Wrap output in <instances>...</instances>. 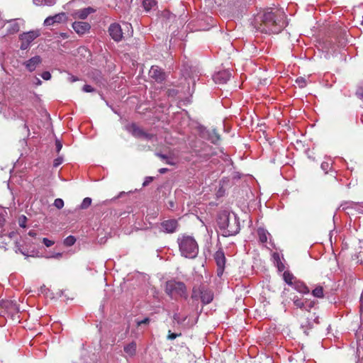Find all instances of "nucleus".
Masks as SVG:
<instances>
[{"label": "nucleus", "instance_id": "c03bdc74", "mask_svg": "<svg viewBox=\"0 0 363 363\" xmlns=\"http://www.w3.org/2000/svg\"><path fill=\"white\" fill-rule=\"evenodd\" d=\"M167 171H168V169H167V168H161V169H159V172H160V174H164V173H166Z\"/></svg>", "mask_w": 363, "mask_h": 363}, {"label": "nucleus", "instance_id": "dca6fc26", "mask_svg": "<svg viewBox=\"0 0 363 363\" xmlns=\"http://www.w3.org/2000/svg\"><path fill=\"white\" fill-rule=\"evenodd\" d=\"M20 26L16 20H11L8 22L6 30L9 34H14L19 31Z\"/></svg>", "mask_w": 363, "mask_h": 363}, {"label": "nucleus", "instance_id": "4d7b16f0", "mask_svg": "<svg viewBox=\"0 0 363 363\" xmlns=\"http://www.w3.org/2000/svg\"><path fill=\"white\" fill-rule=\"evenodd\" d=\"M126 27L128 28L129 26H130V24H125Z\"/></svg>", "mask_w": 363, "mask_h": 363}, {"label": "nucleus", "instance_id": "4be33fe9", "mask_svg": "<svg viewBox=\"0 0 363 363\" xmlns=\"http://www.w3.org/2000/svg\"><path fill=\"white\" fill-rule=\"evenodd\" d=\"M257 234L259 240L262 243H264L267 241V231L263 228H259L257 230Z\"/></svg>", "mask_w": 363, "mask_h": 363}, {"label": "nucleus", "instance_id": "393cba45", "mask_svg": "<svg viewBox=\"0 0 363 363\" xmlns=\"http://www.w3.org/2000/svg\"><path fill=\"white\" fill-rule=\"evenodd\" d=\"M75 238L72 235H69L65 239L64 244L67 247H70L73 245L75 243Z\"/></svg>", "mask_w": 363, "mask_h": 363}, {"label": "nucleus", "instance_id": "ddd939ff", "mask_svg": "<svg viewBox=\"0 0 363 363\" xmlns=\"http://www.w3.org/2000/svg\"><path fill=\"white\" fill-rule=\"evenodd\" d=\"M72 28L79 35H84L88 32L91 26L86 22L75 21L72 23Z\"/></svg>", "mask_w": 363, "mask_h": 363}, {"label": "nucleus", "instance_id": "f257e3e1", "mask_svg": "<svg viewBox=\"0 0 363 363\" xmlns=\"http://www.w3.org/2000/svg\"><path fill=\"white\" fill-rule=\"evenodd\" d=\"M252 25L261 33L277 34L286 25V16L281 9L269 8L255 16Z\"/></svg>", "mask_w": 363, "mask_h": 363}, {"label": "nucleus", "instance_id": "412c9836", "mask_svg": "<svg viewBox=\"0 0 363 363\" xmlns=\"http://www.w3.org/2000/svg\"><path fill=\"white\" fill-rule=\"evenodd\" d=\"M296 291L302 294H308L310 290L308 287L302 281H296Z\"/></svg>", "mask_w": 363, "mask_h": 363}, {"label": "nucleus", "instance_id": "49530a36", "mask_svg": "<svg viewBox=\"0 0 363 363\" xmlns=\"http://www.w3.org/2000/svg\"><path fill=\"white\" fill-rule=\"evenodd\" d=\"M70 79L72 82H76L77 80V79L74 76H72Z\"/></svg>", "mask_w": 363, "mask_h": 363}, {"label": "nucleus", "instance_id": "09e8293b", "mask_svg": "<svg viewBox=\"0 0 363 363\" xmlns=\"http://www.w3.org/2000/svg\"><path fill=\"white\" fill-rule=\"evenodd\" d=\"M36 80H37L36 84H38V85L41 84V81L39 79L37 78Z\"/></svg>", "mask_w": 363, "mask_h": 363}, {"label": "nucleus", "instance_id": "6ab92c4d", "mask_svg": "<svg viewBox=\"0 0 363 363\" xmlns=\"http://www.w3.org/2000/svg\"><path fill=\"white\" fill-rule=\"evenodd\" d=\"M312 295L315 298H323L324 297L323 287L320 285H316L312 290Z\"/></svg>", "mask_w": 363, "mask_h": 363}, {"label": "nucleus", "instance_id": "5701e85b", "mask_svg": "<svg viewBox=\"0 0 363 363\" xmlns=\"http://www.w3.org/2000/svg\"><path fill=\"white\" fill-rule=\"evenodd\" d=\"M283 278L285 282L289 285H293L292 280L294 279V276L292 274L289 273V272H284L283 274Z\"/></svg>", "mask_w": 363, "mask_h": 363}, {"label": "nucleus", "instance_id": "7ed1b4c3", "mask_svg": "<svg viewBox=\"0 0 363 363\" xmlns=\"http://www.w3.org/2000/svg\"><path fill=\"white\" fill-rule=\"evenodd\" d=\"M179 250L182 256L194 258L199 252V246L195 239L189 235H183L178 238Z\"/></svg>", "mask_w": 363, "mask_h": 363}, {"label": "nucleus", "instance_id": "9b49d317", "mask_svg": "<svg viewBox=\"0 0 363 363\" xmlns=\"http://www.w3.org/2000/svg\"><path fill=\"white\" fill-rule=\"evenodd\" d=\"M179 227L178 221L175 219L164 220L161 223V228L164 233H174Z\"/></svg>", "mask_w": 363, "mask_h": 363}, {"label": "nucleus", "instance_id": "de8ad7c7", "mask_svg": "<svg viewBox=\"0 0 363 363\" xmlns=\"http://www.w3.org/2000/svg\"><path fill=\"white\" fill-rule=\"evenodd\" d=\"M359 301H363V289L360 296Z\"/></svg>", "mask_w": 363, "mask_h": 363}, {"label": "nucleus", "instance_id": "473e14b6", "mask_svg": "<svg viewBox=\"0 0 363 363\" xmlns=\"http://www.w3.org/2000/svg\"><path fill=\"white\" fill-rule=\"evenodd\" d=\"M27 218L25 216H21L18 219V224L21 227L25 228Z\"/></svg>", "mask_w": 363, "mask_h": 363}, {"label": "nucleus", "instance_id": "c9c22d12", "mask_svg": "<svg viewBox=\"0 0 363 363\" xmlns=\"http://www.w3.org/2000/svg\"><path fill=\"white\" fill-rule=\"evenodd\" d=\"M43 244L46 246V247H51L53 244H54V242L46 238H44L43 239Z\"/></svg>", "mask_w": 363, "mask_h": 363}, {"label": "nucleus", "instance_id": "37998d69", "mask_svg": "<svg viewBox=\"0 0 363 363\" xmlns=\"http://www.w3.org/2000/svg\"><path fill=\"white\" fill-rule=\"evenodd\" d=\"M60 37H62L63 39H67L69 38V35L66 33H60Z\"/></svg>", "mask_w": 363, "mask_h": 363}, {"label": "nucleus", "instance_id": "4468645a", "mask_svg": "<svg viewBox=\"0 0 363 363\" xmlns=\"http://www.w3.org/2000/svg\"><path fill=\"white\" fill-rule=\"evenodd\" d=\"M42 62V60L40 56L36 55L33 57H31L30 60H27L24 62V65L26 69L29 72H33L37 66L40 65Z\"/></svg>", "mask_w": 363, "mask_h": 363}, {"label": "nucleus", "instance_id": "7c9ffc66", "mask_svg": "<svg viewBox=\"0 0 363 363\" xmlns=\"http://www.w3.org/2000/svg\"><path fill=\"white\" fill-rule=\"evenodd\" d=\"M331 164L328 162H323L321 164V169L327 173L328 171L330 169Z\"/></svg>", "mask_w": 363, "mask_h": 363}, {"label": "nucleus", "instance_id": "a878e982", "mask_svg": "<svg viewBox=\"0 0 363 363\" xmlns=\"http://www.w3.org/2000/svg\"><path fill=\"white\" fill-rule=\"evenodd\" d=\"M65 13H60L52 16L54 23H60L65 18Z\"/></svg>", "mask_w": 363, "mask_h": 363}, {"label": "nucleus", "instance_id": "72a5a7b5", "mask_svg": "<svg viewBox=\"0 0 363 363\" xmlns=\"http://www.w3.org/2000/svg\"><path fill=\"white\" fill-rule=\"evenodd\" d=\"M55 23H54V21H53V18H52V16H49L48 18H45V21H44V24L45 26H52Z\"/></svg>", "mask_w": 363, "mask_h": 363}, {"label": "nucleus", "instance_id": "0eeeda50", "mask_svg": "<svg viewBox=\"0 0 363 363\" xmlns=\"http://www.w3.org/2000/svg\"><path fill=\"white\" fill-rule=\"evenodd\" d=\"M39 35L40 33L38 30H31L21 34L19 36L21 42L20 48L21 50H26L30 46V44Z\"/></svg>", "mask_w": 363, "mask_h": 363}, {"label": "nucleus", "instance_id": "6e6552de", "mask_svg": "<svg viewBox=\"0 0 363 363\" xmlns=\"http://www.w3.org/2000/svg\"><path fill=\"white\" fill-rule=\"evenodd\" d=\"M214 259L218 267V276L221 277L224 272L225 265L226 262V258L224 252L222 250H218L214 255Z\"/></svg>", "mask_w": 363, "mask_h": 363}, {"label": "nucleus", "instance_id": "a211bd4d", "mask_svg": "<svg viewBox=\"0 0 363 363\" xmlns=\"http://www.w3.org/2000/svg\"><path fill=\"white\" fill-rule=\"evenodd\" d=\"M272 259L274 264L278 268L279 271L281 272L284 269L285 267L281 260L280 255L278 252H274L272 254Z\"/></svg>", "mask_w": 363, "mask_h": 363}, {"label": "nucleus", "instance_id": "2f4dec72", "mask_svg": "<svg viewBox=\"0 0 363 363\" xmlns=\"http://www.w3.org/2000/svg\"><path fill=\"white\" fill-rule=\"evenodd\" d=\"M150 322V319L149 318H145L142 320H137L136 324L137 326L139 327L142 325H147Z\"/></svg>", "mask_w": 363, "mask_h": 363}, {"label": "nucleus", "instance_id": "f3484780", "mask_svg": "<svg viewBox=\"0 0 363 363\" xmlns=\"http://www.w3.org/2000/svg\"><path fill=\"white\" fill-rule=\"evenodd\" d=\"M124 352L130 357H133L136 354L137 345L135 341L124 346Z\"/></svg>", "mask_w": 363, "mask_h": 363}, {"label": "nucleus", "instance_id": "bb28decb", "mask_svg": "<svg viewBox=\"0 0 363 363\" xmlns=\"http://www.w3.org/2000/svg\"><path fill=\"white\" fill-rule=\"evenodd\" d=\"M54 206L57 209H61L64 206V201L62 199H56L54 201Z\"/></svg>", "mask_w": 363, "mask_h": 363}, {"label": "nucleus", "instance_id": "aec40b11", "mask_svg": "<svg viewBox=\"0 0 363 363\" xmlns=\"http://www.w3.org/2000/svg\"><path fill=\"white\" fill-rule=\"evenodd\" d=\"M157 157L160 158L162 160L164 161V162L169 165H175L176 162L172 157L168 156L162 153H156Z\"/></svg>", "mask_w": 363, "mask_h": 363}, {"label": "nucleus", "instance_id": "3c124183", "mask_svg": "<svg viewBox=\"0 0 363 363\" xmlns=\"http://www.w3.org/2000/svg\"><path fill=\"white\" fill-rule=\"evenodd\" d=\"M3 220H4L3 217L0 216V225L2 224Z\"/></svg>", "mask_w": 363, "mask_h": 363}, {"label": "nucleus", "instance_id": "6e6d98bb", "mask_svg": "<svg viewBox=\"0 0 363 363\" xmlns=\"http://www.w3.org/2000/svg\"><path fill=\"white\" fill-rule=\"evenodd\" d=\"M289 359L290 361H292V357H291V356H290V357H289Z\"/></svg>", "mask_w": 363, "mask_h": 363}, {"label": "nucleus", "instance_id": "39448f33", "mask_svg": "<svg viewBox=\"0 0 363 363\" xmlns=\"http://www.w3.org/2000/svg\"><path fill=\"white\" fill-rule=\"evenodd\" d=\"M314 304L315 301L312 300H296V308H299L302 311H306L307 312L306 323L305 324L303 322H301V328H304L305 326L312 328L314 323H318V317L316 316L315 313H311L309 311V309L312 308Z\"/></svg>", "mask_w": 363, "mask_h": 363}, {"label": "nucleus", "instance_id": "79ce46f5", "mask_svg": "<svg viewBox=\"0 0 363 363\" xmlns=\"http://www.w3.org/2000/svg\"><path fill=\"white\" fill-rule=\"evenodd\" d=\"M55 145H56V150H57V152H59L61 150L62 147V145L60 143V141L56 140Z\"/></svg>", "mask_w": 363, "mask_h": 363}, {"label": "nucleus", "instance_id": "58836bf2", "mask_svg": "<svg viewBox=\"0 0 363 363\" xmlns=\"http://www.w3.org/2000/svg\"><path fill=\"white\" fill-rule=\"evenodd\" d=\"M212 137L215 138V140H213V143H216L220 140V135L218 133H217L215 130H213V131Z\"/></svg>", "mask_w": 363, "mask_h": 363}, {"label": "nucleus", "instance_id": "cd10ccee", "mask_svg": "<svg viewBox=\"0 0 363 363\" xmlns=\"http://www.w3.org/2000/svg\"><path fill=\"white\" fill-rule=\"evenodd\" d=\"M182 336V333H172L171 330H169L168 331V335H167V339L169 340H174L175 338L178 337H181Z\"/></svg>", "mask_w": 363, "mask_h": 363}, {"label": "nucleus", "instance_id": "8fccbe9b", "mask_svg": "<svg viewBox=\"0 0 363 363\" xmlns=\"http://www.w3.org/2000/svg\"><path fill=\"white\" fill-rule=\"evenodd\" d=\"M34 2L36 4H39L40 2H41V0H33Z\"/></svg>", "mask_w": 363, "mask_h": 363}, {"label": "nucleus", "instance_id": "2eb2a0df", "mask_svg": "<svg viewBox=\"0 0 363 363\" xmlns=\"http://www.w3.org/2000/svg\"><path fill=\"white\" fill-rule=\"evenodd\" d=\"M94 10L91 8L88 7L84 9L78 10L74 13V17L75 18H79V19H85L86 17L91 13H93Z\"/></svg>", "mask_w": 363, "mask_h": 363}, {"label": "nucleus", "instance_id": "c85d7f7f", "mask_svg": "<svg viewBox=\"0 0 363 363\" xmlns=\"http://www.w3.org/2000/svg\"><path fill=\"white\" fill-rule=\"evenodd\" d=\"M173 319L177 323L181 324L186 319V317H184V318H181L179 313H174L173 315Z\"/></svg>", "mask_w": 363, "mask_h": 363}, {"label": "nucleus", "instance_id": "c756f323", "mask_svg": "<svg viewBox=\"0 0 363 363\" xmlns=\"http://www.w3.org/2000/svg\"><path fill=\"white\" fill-rule=\"evenodd\" d=\"M296 84H298L299 87L303 88L306 86V81L303 77H299L296 79Z\"/></svg>", "mask_w": 363, "mask_h": 363}, {"label": "nucleus", "instance_id": "9d476101", "mask_svg": "<svg viewBox=\"0 0 363 363\" xmlns=\"http://www.w3.org/2000/svg\"><path fill=\"white\" fill-rule=\"evenodd\" d=\"M149 75L151 78L154 79L157 82H162L166 79V74L158 66H152Z\"/></svg>", "mask_w": 363, "mask_h": 363}, {"label": "nucleus", "instance_id": "603ef678", "mask_svg": "<svg viewBox=\"0 0 363 363\" xmlns=\"http://www.w3.org/2000/svg\"><path fill=\"white\" fill-rule=\"evenodd\" d=\"M29 235L33 236V235H35V233L30 231V232H29Z\"/></svg>", "mask_w": 363, "mask_h": 363}, {"label": "nucleus", "instance_id": "a18cd8bd", "mask_svg": "<svg viewBox=\"0 0 363 363\" xmlns=\"http://www.w3.org/2000/svg\"><path fill=\"white\" fill-rule=\"evenodd\" d=\"M360 306H359V311L361 313H363V301H359Z\"/></svg>", "mask_w": 363, "mask_h": 363}, {"label": "nucleus", "instance_id": "f8f14e48", "mask_svg": "<svg viewBox=\"0 0 363 363\" xmlns=\"http://www.w3.org/2000/svg\"><path fill=\"white\" fill-rule=\"evenodd\" d=\"M131 132L134 137L138 138H144L146 140H151L154 136L152 134L145 133L142 128H140L135 124H132Z\"/></svg>", "mask_w": 363, "mask_h": 363}, {"label": "nucleus", "instance_id": "864d4df0", "mask_svg": "<svg viewBox=\"0 0 363 363\" xmlns=\"http://www.w3.org/2000/svg\"><path fill=\"white\" fill-rule=\"evenodd\" d=\"M79 50H84V51L86 52V50L84 48H80Z\"/></svg>", "mask_w": 363, "mask_h": 363}, {"label": "nucleus", "instance_id": "423d86ee", "mask_svg": "<svg viewBox=\"0 0 363 363\" xmlns=\"http://www.w3.org/2000/svg\"><path fill=\"white\" fill-rule=\"evenodd\" d=\"M191 298L196 301L200 298L203 304H208L213 299V293L203 285L194 286L192 289Z\"/></svg>", "mask_w": 363, "mask_h": 363}, {"label": "nucleus", "instance_id": "f03ea898", "mask_svg": "<svg viewBox=\"0 0 363 363\" xmlns=\"http://www.w3.org/2000/svg\"><path fill=\"white\" fill-rule=\"evenodd\" d=\"M218 225L225 237L235 235L240 231V223L236 216L223 215L219 218Z\"/></svg>", "mask_w": 363, "mask_h": 363}, {"label": "nucleus", "instance_id": "5fc2aeb1", "mask_svg": "<svg viewBox=\"0 0 363 363\" xmlns=\"http://www.w3.org/2000/svg\"><path fill=\"white\" fill-rule=\"evenodd\" d=\"M45 286H41V288H40V291H41L42 292H43V290H44V288H45Z\"/></svg>", "mask_w": 363, "mask_h": 363}, {"label": "nucleus", "instance_id": "e433bc0d", "mask_svg": "<svg viewBox=\"0 0 363 363\" xmlns=\"http://www.w3.org/2000/svg\"><path fill=\"white\" fill-rule=\"evenodd\" d=\"M41 77L45 80H49L51 78V74L49 72H43L41 74Z\"/></svg>", "mask_w": 363, "mask_h": 363}, {"label": "nucleus", "instance_id": "ea45409f", "mask_svg": "<svg viewBox=\"0 0 363 363\" xmlns=\"http://www.w3.org/2000/svg\"><path fill=\"white\" fill-rule=\"evenodd\" d=\"M222 77L223 78H225V81H227L228 79H229L230 78V74L228 73H226V72H220L218 74V77Z\"/></svg>", "mask_w": 363, "mask_h": 363}, {"label": "nucleus", "instance_id": "a19ab883", "mask_svg": "<svg viewBox=\"0 0 363 363\" xmlns=\"http://www.w3.org/2000/svg\"><path fill=\"white\" fill-rule=\"evenodd\" d=\"M83 90L85 91V92H91L94 89L93 88L91 87V86L90 85H88V84H86L83 86Z\"/></svg>", "mask_w": 363, "mask_h": 363}, {"label": "nucleus", "instance_id": "1a4fd4ad", "mask_svg": "<svg viewBox=\"0 0 363 363\" xmlns=\"http://www.w3.org/2000/svg\"><path fill=\"white\" fill-rule=\"evenodd\" d=\"M108 33L111 38L116 42L121 41L123 38L122 28L118 23H111L108 28Z\"/></svg>", "mask_w": 363, "mask_h": 363}, {"label": "nucleus", "instance_id": "20e7f679", "mask_svg": "<svg viewBox=\"0 0 363 363\" xmlns=\"http://www.w3.org/2000/svg\"><path fill=\"white\" fill-rule=\"evenodd\" d=\"M165 293L172 299H177L179 297L187 298V290L184 283L169 280L165 283Z\"/></svg>", "mask_w": 363, "mask_h": 363}, {"label": "nucleus", "instance_id": "4c0bfd02", "mask_svg": "<svg viewBox=\"0 0 363 363\" xmlns=\"http://www.w3.org/2000/svg\"><path fill=\"white\" fill-rule=\"evenodd\" d=\"M153 181V177H147L143 184V186H147L150 183H151Z\"/></svg>", "mask_w": 363, "mask_h": 363}, {"label": "nucleus", "instance_id": "f704fd0d", "mask_svg": "<svg viewBox=\"0 0 363 363\" xmlns=\"http://www.w3.org/2000/svg\"><path fill=\"white\" fill-rule=\"evenodd\" d=\"M62 161H63L62 157H58L57 158L55 159L54 162H53V166L55 167H58L59 165H60L62 163Z\"/></svg>", "mask_w": 363, "mask_h": 363}, {"label": "nucleus", "instance_id": "b1692460", "mask_svg": "<svg viewBox=\"0 0 363 363\" xmlns=\"http://www.w3.org/2000/svg\"><path fill=\"white\" fill-rule=\"evenodd\" d=\"M91 204V199L89 197H86L83 199L80 208L81 209H86L89 208Z\"/></svg>", "mask_w": 363, "mask_h": 363}]
</instances>
